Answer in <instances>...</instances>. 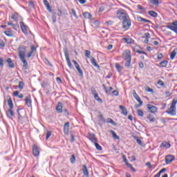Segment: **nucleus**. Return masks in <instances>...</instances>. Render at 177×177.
Returning a JSON list of instances; mask_svg holds the SVG:
<instances>
[{
    "label": "nucleus",
    "mask_w": 177,
    "mask_h": 177,
    "mask_svg": "<svg viewBox=\"0 0 177 177\" xmlns=\"http://www.w3.org/2000/svg\"><path fill=\"white\" fill-rule=\"evenodd\" d=\"M91 93L92 95L94 96L95 95H97V92H96V89H95V87H92L91 88Z\"/></svg>",
    "instance_id": "8fccbe9b"
},
{
    "label": "nucleus",
    "mask_w": 177,
    "mask_h": 177,
    "mask_svg": "<svg viewBox=\"0 0 177 177\" xmlns=\"http://www.w3.org/2000/svg\"><path fill=\"white\" fill-rule=\"evenodd\" d=\"M145 38L149 39L150 38V33H149V32L145 33Z\"/></svg>",
    "instance_id": "0e129e2a"
},
{
    "label": "nucleus",
    "mask_w": 177,
    "mask_h": 177,
    "mask_svg": "<svg viewBox=\"0 0 177 177\" xmlns=\"http://www.w3.org/2000/svg\"><path fill=\"white\" fill-rule=\"evenodd\" d=\"M148 15H149V16H151V17H157V16H158V14L153 10L149 11Z\"/></svg>",
    "instance_id": "c85d7f7f"
},
{
    "label": "nucleus",
    "mask_w": 177,
    "mask_h": 177,
    "mask_svg": "<svg viewBox=\"0 0 177 177\" xmlns=\"http://www.w3.org/2000/svg\"><path fill=\"white\" fill-rule=\"evenodd\" d=\"M72 62L74 64L75 68L77 70L80 77H83L84 72L82 71V69H81V68L80 67V64H78V62H77V61L75 60H73Z\"/></svg>",
    "instance_id": "423d86ee"
},
{
    "label": "nucleus",
    "mask_w": 177,
    "mask_h": 177,
    "mask_svg": "<svg viewBox=\"0 0 177 177\" xmlns=\"http://www.w3.org/2000/svg\"><path fill=\"white\" fill-rule=\"evenodd\" d=\"M175 160V157L171 155H167L165 158V162L166 164H169V162H172Z\"/></svg>",
    "instance_id": "f3484780"
},
{
    "label": "nucleus",
    "mask_w": 177,
    "mask_h": 177,
    "mask_svg": "<svg viewBox=\"0 0 177 177\" xmlns=\"http://www.w3.org/2000/svg\"><path fill=\"white\" fill-rule=\"evenodd\" d=\"M91 64H93V66H94V67H97V68H100V66H99V64L96 63V59H95V57H91Z\"/></svg>",
    "instance_id": "a211bd4d"
},
{
    "label": "nucleus",
    "mask_w": 177,
    "mask_h": 177,
    "mask_svg": "<svg viewBox=\"0 0 177 177\" xmlns=\"http://www.w3.org/2000/svg\"><path fill=\"white\" fill-rule=\"evenodd\" d=\"M39 148L36 145L32 146V153L35 157H38L39 156Z\"/></svg>",
    "instance_id": "1a4fd4ad"
},
{
    "label": "nucleus",
    "mask_w": 177,
    "mask_h": 177,
    "mask_svg": "<svg viewBox=\"0 0 177 177\" xmlns=\"http://www.w3.org/2000/svg\"><path fill=\"white\" fill-rule=\"evenodd\" d=\"M108 123L111 124L112 125H115V122L111 118H108Z\"/></svg>",
    "instance_id": "5fc2aeb1"
},
{
    "label": "nucleus",
    "mask_w": 177,
    "mask_h": 177,
    "mask_svg": "<svg viewBox=\"0 0 177 177\" xmlns=\"http://www.w3.org/2000/svg\"><path fill=\"white\" fill-rule=\"evenodd\" d=\"M52 20L53 21V23H56V13H53L52 15Z\"/></svg>",
    "instance_id": "864d4df0"
},
{
    "label": "nucleus",
    "mask_w": 177,
    "mask_h": 177,
    "mask_svg": "<svg viewBox=\"0 0 177 177\" xmlns=\"http://www.w3.org/2000/svg\"><path fill=\"white\" fill-rule=\"evenodd\" d=\"M119 108L122 110V114H123V115H128V110H127V108L122 105H120Z\"/></svg>",
    "instance_id": "aec40b11"
},
{
    "label": "nucleus",
    "mask_w": 177,
    "mask_h": 177,
    "mask_svg": "<svg viewBox=\"0 0 177 177\" xmlns=\"http://www.w3.org/2000/svg\"><path fill=\"white\" fill-rule=\"evenodd\" d=\"M160 147L169 149L171 147V144H169V142L165 141L160 145Z\"/></svg>",
    "instance_id": "4be33fe9"
},
{
    "label": "nucleus",
    "mask_w": 177,
    "mask_h": 177,
    "mask_svg": "<svg viewBox=\"0 0 177 177\" xmlns=\"http://www.w3.org/2000/svg\"><path fill=\"white\" fill-rule=\"evenodd\" d=\"M102 86L107 95H110L111 93V91H113V87H109V88L107 89V87H106L104 84H103Z\"/></svg>",
    "instance_id": "bb28decb"
},
{
    "label": "nucleus",
    "mask_w": 177,
    "mask_h": 177,
    "mask_svg": "<svg viewBox=\"0 0 177 177\" xmlns=\"http://www.w3.org/2000/svg\"><path fill=\"white\" fill-rule=\"evenodd\" d=\"M83 16L84 17V19H91L92 18V15H91V13L86 12L83 14Z\"/></svg>",
    "instance_id": "72a5a7b5"
},
{
    "label": "nucleus",
    "mask_w": 177,
    "mask_h": 177,
    "mask_svg": "<svg viewBox=\"0 0 177 177\" xmlns=\"http://www.w3.org/2000/svg\"><path fill=\"white\" fill-rule=\"evenodd\" d=\"M147 109L149 113H157V107L153 105L148 104Z\"/></svg>",
    "instance_id": "f8f14e48"
},
{
    "label": "nucleus",
    "mask_w": 177,
    "mask_h": 177,
    "mask_svg": "<svg viewBox=\"0 0 177 177\" xmlns=\"http://www.w3.org/2000/svg\"><path fill=\"white\" fill-rule=\"evenodd\" d=\"M166 113L170 115H176V108L170 106V108L166 111Z\"/></svg>",
    "instance_id": "9d476101"
},
{
    "label": "nucleus",
    "mask_w": 177,
    "mask_h": 177,
    "mask_svg": "<svg viewBox=\"0 0 177 177\" xmlns=\"http://www.w3.org/2000/svg\"><path fill=\"white\" fill-rule=\"evenodd\" d=\"M137 114L139 117H143L144 113H143V111L139 109L137 111Z\"/></svg>",
    "instance_id": "a18cd8bd"
},
{
    "label": "nucleus",
    "mask_w": 177,
    "mask_h": 177,
    "mask_svg": "<svg viewBox=\"0 0 177 177\" xmlns=\"http://www.w3.org/2000/svg\"><path fill=\"white\" fill-rule=\"evenodd\" d=\"M115 67L119 73L122 70V66H120V64H115Z\"/></svg>",
    "instance_id": "49530a36"
},
{
    "label": "nucleus",
    "mask_w": 177,
    "mask_h": 177,
    "mask_svg": "<svg viewBox=\"0 0 177 177\" xmlns=\"http://www.w3.org/2000/svg\"><path fill=\"white\" fill-rule=\"evenodd\" d=\"M167 28L177 34V21L172 22L171 25H168Z\"/></svg>",
    "instance_id": "0eeeda50"
},
{
    "label": "nucleus",
    "mask_w": 177,
    "mask_h": 177,
    "mask_svg": "<svg viewBox=\"0 0 177 177\" xmlns=\"http://www.w3.org/2000/svg\"><path fill=\"white\" fill-rule=\"evenodd\" d=\"M4 33L6 35H7V37H12L13 35V33L10 30H6Z\"/></svg>",
    "instance_id": "79ce46f5"
},
{
    "label": "nucleus",
    "mask_w": 177,
    "mask_h": 177,
    "mask_svg": "<svg viewBox=\"0 0 177 177\" xmlns=\"http://www.w3.org/2000/svg\"><path fill=\"white\" fill-rule=\"evenodd\" d=\"M147 118L150 122H154L156 121V118L151 114L148 115Z\"/></svg>",
    "instance_id": "cd10ccee"
},
{
    "label": "nucleus",
    "mask_w": 177,
    "mask_h": 177,
    "mask_svg": "<svg viewBox=\"0 0 177 177\" xmlns=\"http://www.w3.org/2000/svg\"><path fill=\"white\" fill-rule=\"evenodd\" d=\"M21 62L23 63V68L27 70L28 68V62L26 59V57L19 58Z\"/></svg>",
    "instance_id": "2eb2a0df"
},
{
    "label": "nucleus",
    "mask_w": 177,
    "mask_h": 177,
    "mask_svg": "<svg viewBox=\"0 0 177 177\" xmlns=\"http://www.w3.org/2000/svg\"><path fill=\"white\" fill-rule=\"evenodd\" d=\"M95 143V146L97 149V150H100L101 151L102 150V146H100L99 144H97V142H94Z\"/></svg>",
    "instance_id": "3c124183"
},
{
    "label": "nucleus",
    "mask_w": 177,
    "mask_h": 177,
    "mask_svg": "<svg viewBox=\"0 0 177 177\" xmlns=\"http://www.w3.org/2000/svg\"><path fill=\"white\" fill-rule=\"evenodd\" d=\"M71 142H74L75 140V136H74V134H71Z\"/></svg>",
    "instance_id": "774afa93"
},
{
    "label": "nucleus",
    "mask_w": 177,
    "mask_h": 177,
    "mask_svg": "<svg viewBox=\"0 0 177 177\" xmlns=\"http://www.w3.org/2000/svg\"><path fill=\"white\" fill-rule=\"evenodd\" d=\"M34 54V53L32 51H30L28 53V59H30V57H31V56H32V55Z\"/></svg>",
    "instance_id": "338daca9"
},
{
    "label": "nucleus",
    "mask_w": 177,
    "mask_h": 177,
    "mask_svg": "<svg viewBox=\"0 0 177 177\" xmlns=\"http://www.w3.org/2000/svg\"><path fill=\"white\" fill-rule=\"evenodd\" d=\"M122 27L125 30H129V28L131 27V19H129V17L123 19Z\"/></svg>",
    "instance_id": "20e7f679"
},
{
    "label": "nucleus",
    "mask_w": 177,
    "mask_h": 177,
    "mask_svg": "<svg viewBox=\"0 0 177 177\" xmlns=\"http://www.w3.org/2000/svg\"><path fill=\"white\" fill-rule=\"evenodd\" d=\"M0 67H3V58H0Z\"/></svg>",
    "instance_id": "680f3d73"
},
{
    "label": "nucleus",
    "mask_w": 177,
    "mask_h": 177,
    "mask_svg": "<svg viewBox=\"0 0 177 177\" xmlns=\"http://www.w3.org/2000/svg\"><path fill=\"white\" fill-rule=\"evenodd\" d=\"M134 139L136 140L138 145H140V146H142V140H140V139L139 138V137L138 136H134Z\"/></svg>",
    "instance_id": "4c0bfd02"
},
{
    "label": "nucleus",
    "mask_w": 177,
    "mask_h": 177,
    "mask_svg": "<svg viewBox=\"0 0 177 177\" xmlns=\"http://www.w3.org/2000/svg\"><path fill=\"white\" fill-rule=\"evenodd\" d=\"M110 133L112 135V137L113 139H120V136H117V133H115V131L113 130H110Z\"/></svg>",
    "instance_id": "c756f323"
},
{
    "label": "nucleus",
    "mask_w": 177,
    "mask_h": 177,
    "mask_svg": "<svg viewBox=\"0 0 177 177\" xmlns=\"http://www.w3.org/2000/svg\"><path fill=\"white\" fill-rule=\"evenodd\" d=\"M116 16L119 20H124L125 19L129 17L127 12L124 10H119L116 13Z\"/></svg>",
    "instance_id": "f257e3e1"
},
{
    "label": "nucleus",
    "mask_w": 177,
    "mask_h": 177,
    "mask_svg": "<svg viewBox=\"0 0 177 177\" xmlns=\"http://www.w3.org/2000/svg\"><path fill=\"white\" fill-rule=\"evenodd\" d=\"M69 128H70V123L69 122L65 123V124L64 126V133H68Z\"/></svg>",
    "instance_id": "b1692460"
},
{
    "label": "nucleus",
    "mask_w": 177,
    "mask_h": 177,
    "mask_svg": "<svg viewBox=\"0 0 177 177\" xmlns=\"http://www.w3.org/2000/svg\"><path fill=\"white\" fill-rule=\"evenodd\" d=\"M84 52H85V56H86V57L89 59V57H91V51L88 50H85Z\"/></svg>",
    "instance_id": "c03bdc74"
},
{
    "label": "nucleus",
    "mask_w": 177,
    "mask_h": 177,
    "mask_svg": "<svg viewBox=\"0 0 177 177\" xmlns=\"http://www.w3.org/2000/svg\"><path fill=\"white\" fill-rule=\"evenodd\" d=\"M160 65L161 66V67L164 68V67H167V66L168 65V61L165 60V61H162L160 63Z\"/></svg>",
    "instance_id": "e433bc0d"
},
{
    "label": "nucleus",
    "mask_w": 177,
    "mask_h": 177,
    "mask_svg": "<svg viewBox=\"0 0 177 177\" xmlns=\"http://www.w3.org/2000/svg\"><path fill=\"white\" fill-rule=\"evenodd\" d=\"M122 158H123V161L124 162H125L126 165H127V167H132V165L128 163V160H127V157L125 156V155H123Z\"/></svg>",
    "instance_id": "f704fd0d"
},
{
    "label": "nucleus",
    "mask_w": 177,
    "mask_h": 177,
    "mask_svg": "<svg viewBox=\"0 0 177 177\" xmlns=\"http://www.w3.org/2000/svg\"><path fill=\"white\" fill-rule=\"evenodd\" d=\"M30 50H31V52H35V50H37V48L34 46H31L30 47Z\"/></svg>",
    "instance_id": "052dcab7"
},
{
    "label": "nucleus",
    "mask_w": 177,
    "mask_h": 177,
    "mask_svg": "<svg viewBox=\"0 0 177 177\" xmlns=\"http://www.w3.org/2000/svg\"><path fill=\"white\" fill-rule=\"evenodd\" d=\"M11 19L12 20H15V21H17V19H19V15L18 14H14L12 15Z\"/></svg>",
    "instance_id": "a19ab883"
},
{
    "label": "nucleus",
    "mask_w": 177,
    "mask_h": 177,
    "mask_svg": "<svg viewBox=\"0 0 177 177\" xmlns=\"http://www.w3.org/2000/svg\"><path fill=\"white\" fill-rule=\"evenodd\" d=\"M18 88L19 89H23V88H24V83L23 82H19Z\"/></svg>",
    "instance_id": "603ef678"
},
{
    "label": "nucleus",
    "mask_w": 177,
    "mask_h": 177,
    "mask_svg": "<svg viewBox=\"0 0 177 177\" xmlns=\"http://www.w3.org/2000/svg\"><path fill=\"white\" fill-rule=\"evenodd\" d=\"M133 96L136 99V100H137V102H138V103H139L138 107H140V106H142L143 104V101H142L140 100V97H139L138 93H136V91H133Z\"/></svg>",
    "instance_id": "6e6552de"
},
{
    "label": "nucleus",
    "mask_w": 177,
    "mask_h": 177,
    "mask_svg": "<svg viewBox=\"0 0 177 177\" xmlns=\"http://www.w3.org/2000/svg\"><path fill=\"white\" fill-rule=\"evenodd\" d=\"M158 84L160 85V86H164V82L159 80L158 82Z\"/></svg>",
    "instance_id": "e2e57ef3"
},
{
    "label": "nucleus",
    "mask_w": 177,
    "mask_h": 177,
    "mask_svg": "<svg viewBox=\"0 0 177 177\" xmlns=\"http://www.w3.org/2000/svg\"><path fill=\"white\" fill-rule=\"evenodd\" d=\"M6 62L8 64L10 68H13L15 67V63H13L11 58L7 59Z\"/></svg>",
    "instance_id": "5701e85b"
},
{
    "label": "nucleus",
    "mask_w": 177,
    "mask_h": 177,
    "mask_svg": "<svg viewBox=\"0 0 177 177\" xmlns=\"http://www.w3.org/2000/svg\"><path fill=\"white\" fill-rule=\"evenodd\" d=\"M17 114H18V120L20 121L22 118H24L21 115H20V109H17Z\"/></svg>",
    "instance_id": "37998d69"
},
{
    "label": "nucleus",
    "mask_w": 177,
    "mask_h": 177,
    "mask_svg": "<svg viewBox=\"0 0 177 177\" xmlns=\"http://www.w3.org/2000/svg\"><path fill=\"white\" fill-rule=\"evenodd\" d=\"M55 110L59 114L63 113V104L62 102H58L56 106Z\"/></svg>",
    "instance_id": "ddd939ff"
},
{
    "label": "nucleus",
    "mask_w": 177,
    "mask_h": 177,
    "mask_svg": "<svg viewBox=\"0 0 177 177\" xmlns=\"http://www.w3.org/2000/svg\"><path fill=\"white\" fill-rule=\"evenodd\" d=\"M123 40L125 41V42L127 43L128 44H132V42H133V40L129 37H124L123 38Z\"/></svg>",
    "instance_id": "2f4dec72"
},
{
    "label": "nucleus",
    "mask_w": 177,
    "mask_h": 177,
    "mask_svg": "<svg viewBox=\"0 0 177 177\" xmlns=\"http://www.w3.org/2000/svg\"><path fill=\"white\" fill-rule=\"evenodd\" d=\"M83 174L84 176L89 177V171H88V167H86V165H83Z\"/></svg>",
    "instance_id": "412c9836"
},
{
    "label": "nucleus",
    "mask_w": 177,
    "mask_h": 177,
    "mask_svg": "<svg viewBox=\"0 0 177 177\" xmlns=\"http://www.w3.org/2000/svg\"><path fill=\"white\" fill-rule=\"evenodd\" d=\"M137 20H138V21H140V22L144 21V23H151V21H150V20L142 18V17H138Z\"/></svg>",
    "instance_id": "a878e982"
},
{
    "label": "nucleus",
    "mask_w": 177,
    "mask_h": 177,
    "mask_svg": "<svg viewBox=\"0 0 177 177\" xmlns=\"http://www.w3.org/2000/svg\"><path fill=\"white\" fill-rule=\"evenodd\" d=\"M7 24L8 26H12V28H14V30H17V26H16L15 24H14L12 22H8Z\"/></svg>",
    "instance_id": "09e8293b"
},
{
    "label": "nucleus",
    "mask_w": 177,
    "mask_h": 177,
    "mask_svg": "<svg viewBox=\"0 0 177 177\" xmlns=\"http://www.w3.org/2000/svg\"><path fill=\"white\" fill-rule=\"evenodd\" d=\"M0 46H1V48H4V46H5V42H3L1 39H0Z\"/></svg>",
    "instance_id": "69168bd1"
},
{
    "label": "nucleus",
    "mask_w": 177,
    "mask_h": 177,
    "mask_svg": "<svg viewBox=\"0 0 177 177\" xmlns=\"http://www.w3.org/2000/svg\"><path fill=\"white\" fill-rule=\"evenodd\" d=\"M88 139H90L91 142H93V143H96L97 142V140L96 139V136H95V134L93 133L89 134Z\"/></svg>",
    "instance_id": "6ab92c4d"
},
{
    "label": "nucleus",
    "mask_w": 177,
    "mask_h": 177,
    "mask_svg": "<svg viewBox=\"0 0 177 177\" xmlns=\"http://www.w3.org/2000/svg\"><path fill=\"white\" fill-rule=\"evenodd\" d=\"M6 115L8 118L12 120L13 117H15V112L13 111V109H8L6 111Z\"/></svg>",
    "instance_id": "dca6fc26"
},
{
    "label": "nucleus",
    "mask_w": 177,
    "mask_h": 177,
    "mask_svg": "<svg viewBox=\"0 0 177 177\" xmlns=\"http://www.w3.org/2000/svg\"><path fill=\"white\" fill-rule=\"evenodd\" d=\"M8 106L10 108V109H13V102L12 101V99L10 98L9 100H8Z\"/></svg>",
    "instance_id": "473e14b6"
},
{
    "label": "nucleus",
    "mask_w": 177,
    "mask_h": 177,
    "mask_svg": "<svg viewBox=\"0 0 177 177\" xmlns=\"http://www.w3.org/2000/svg\"><path fill=\"white\" fill-rule=\"evenodd\" d=\"M70 161L71 164H74L75 162V155H72L71 158H70Z\"/></svg>",
    "instance_id": "de8ad7c7"
},
{
    "label": "nucleus",
    "mask_w": 177,
    "mask_h": 177,
    "mask_svg": "<svg viewBox=\"0 0 177 177\" xmlns=\"http://www.w3.org/2000/svg\"><path fill=\"white\" fill-rule=\"evenodd\" d=\"M150 2L152 5H158V0H150Z\"/></svg>",
    "instance_id": "13d9d810"
},
{
    "label": "nucleus",
    "mask_w": 177,
    "mask_h": 177,
    "mask_svg": "<svg viewBox=\"0 0 177 177\" xmlns=\"http://www.w3.org/2000/svg\"><path fill=\"white\" fill-rule=\"evenodd\" d=\"M43 2L46 7L47 10H48V12H52V9H50V6L49 5V2L48 1V0H43Z\"/></svg>",
    "instance_id": "393cba45"
},
{
    "label": "nucleus",
    "mask_w": 177,
    "mask_h": 177,
    "mask_svg": "<svg viewBox=\"0 0 177 177\" xmlns=\"http://www.w3.org/2000/svg\"><path fill=\"white\" fill-rule=\"evenodd\" d=\"M27 47L26 46H20L18 48V53L19 56V59L23 57H26V53H27Z\"/></svg>",
    "instance_id": "7ed1b4c3"
},
{
    "label": "nucleus",
    "mask_w": 177,
    "mask_h": 177,
    "mask_svg": "<svg viewBox=\"0 0 177 177\" xmlns=\"http://www.w3.org/2000/svg\"><path fill=\"white\" fill-rule=\"evenodd\" d=\"M176 103H177V98L174 99L171 102V106L176 109Z\"/></svg>",
    "instance_id": "ea45409f"
},
{
    "label": "nucleus",
    "mask_w": 177,
    "mask_h": 177,
    "mask_svg": "<svg viewBox=\"0 0 177 177\" xmlns=\"http://www.w3.org/2000/svg\"><path fill=\"white\" fill-rule=\"evenodd\" d=\"M22 32L25 34H28V27L24 24V22H19Z\"/></svg>",
    "instance_id": "4468645a"
},
{
    "label": "nucleus",
    "mask_w": 177,
    "mask_h": 177,
    "mask_svg": "<svg viewBox=\"0 0 177 177\" xmlns=\"http://www.w3.org/2000/svg\"><path fill=\"white\" fill-rule=\"evenodd\" d=\"M122 59H124V60H129V59H132V57L131 56V50H125L122 56Z\"/></svg>",
    "instance_id": "39448f33"
},
{
    "label": "nucleus",
    "mask_w": 177,
    "mask_h": 177,
    "mask_svg": "<svg viewBox=\"0 0 177 177\" xmlns=\"http://www.w3.org/2000/svg\"><path fill=\"white\" fill-rule=\"evenodd\" d=\"M29 7H30L31 9H34V8H35L34 2L30 1V2H29Z\"/></svg>",
    "instance_id": "bf43d9fd"
},
{
    "label": "nucleus",
    "mask_w": 177,
    "mask_h": 177,
    "mask_svg": "<svg viewBox=\"0 0 177 177\" xmlns=\"http://www.w3.org/2000/svg\"><path fill=\"white\" fill-rule=\"evenodd\" d=\"M24 101L27 107H31L32 106L31 95L26 96L25 97Z\"/></svg>",
    "instance_id": "9b49d317"
},
{
    "label": "nucleus",
    "mask_w": 177,
    "mask_h": 177,
    "mask_svg": "<svg viewBox=\"0 0 177 177\" xmlns=\"http://www.w3.org/2000/svg\"><path fill=\"white\" fill-rule=\"evenodd\" d=\"M93 96H94L95 100H97V102H99L100 103H103V100H102V98L99 97V94L97 93Z\"/></svg>",
    "instance_id": "7c9ffc66"
},
{
    "label": "nucleus",
    "mask_w": 177,
    "mask_h": 177,
    "mask_svg": "<svg viewBox=\"0 0 177 177\" xmlns=\"http://www.w3.org/2000/svg\"><path fill=\"white\" fill-rule=\"evenodd\" d=\"M71 12L74 17H75V19H78V16H77V12H75V10L74 9H71Z\"/></svg>",
    "instance_id": "6e6d98bb"
},
{
    "label": "nucleus",
    "mask_w": 177,
    "mask_h": 177,
    "mask_svg": "<svg viewBox=\"0 0 177 177\" xmlns=\"http://www.w3.org/2000/svg\"><path fill=\"white\" fill-rule=\"evenodd\" d=\"M64 53L65 55L66 60L69 68H71V70H73L74 67L73 66V64H71V61H70V57H68V50L66 47L64 48Z\"/></svg>",
    "instance_id": "f03ea898"
},
{
    "label": "nucleus",
    "mask_w": 177,
    "mask_h": 177,
    "mask_svg": "<svg viewBox=\"0 0 177 177\" xmlns=\"http://www.w3.org/2000/svg\"><path fill=\"white\" fill-rule=\"evenodd\" d=\"M175 56H176V50H174L170 54V59L174 60V59H175Z\"/></svg>",
    "instance_id": "c9c22d12"
},
{
    "label": "nucleus",
    "mask_w": 177,
    "mask_h": 177,
    "mask_svg": "<svg viewBox=\"0 0 177 177\" xmlns=\"http://www.w3.org/2000/svg\"><path fill=\"white\" fill-rule=\"evenodd\" d=\"M126 62L124 64L125 67H129L131 66V62L132 61V59H126Z\"/></svg>",
    "instance_id": "58836bf2"
},
{
    "label": "nucleus",
    "mask_w": 177,
    "mask_h": 177,
    "mask_svg": "<svg viewBox=\"0 0 177 177\" xmlns=\"http://www.w3.org/2000/svg\"><path fill=\"white\" fill-rule=\"evenodd\" d=\"M52 136V132L48 131L46 133V140H48V138H50V136Z\"/></svg>",
    "instance_id": "4d7b16f0"
}]
</instances>
